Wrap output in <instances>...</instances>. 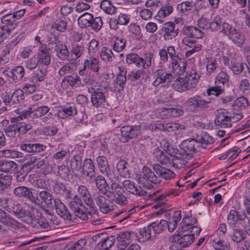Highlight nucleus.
I'll list each match as a JSON object with an SVG mask.
<instances>
[{"label": "nucleus", "instance_id": "38", "mask_svg": "<svg viewBox=\"0 0 250 250\" xmlns=\"http://www.w3.org/2000/svg\"><path fill=\"white\" fill-rule=\"evenodd\" d=\"M100 55L101 59L106 62H111L115 59L112 49L106 46L102 47Z\"/></svg>", "mask_w": 250, "mask_h": 250}, {"label": "nucleus", "instance_id": "13", "mask_svg": "<svg viewBox=\"0 0 250 250\" xmlns=\"http://www.w3.org/2000/svg\"><path fill=\"white\" fill-rule=\"evenodd\" d=\"M200 74L195 70L188 72L183 78L187 91L194 90L199 83Z\"/></svg>", "mask_w": 250, "mask_h": 250}, {"label": "nucleus", "instance_id": "32", "mask_svg": "<svg viewBox=\"0 0 250 250\" xmlns=\"http://www.w3.org/2000/svg\"><path fill=\"white\" fill-rule=\"evenodd\" d=\"M184 33L188 37L195 39H201L205 35L202 30L193 26L187 27L184 30Z\"/></svg>", "mask_w": 250, "mask_h": 250}, {"label": "nucleus", "instance_id": "61", "mask_svg": "<svg viewBox=\"0 0 250 250\" xmlns=\"http://www.w3.org/2000/svg\"><path fill=\"white\" fill-rule=\"evenodd\" d=\"M172 87L179 92L187 91L183 78H179L175 80L172 84Z\"/></svg>", "mask_w": 250, "mask_h": 250}, {"label": "nucleus", "instance_id": "16", "mask_svg": "<svg viewBox=\"0 0 250 250\" xmlns=\"http://www.w3.org/2000/svg\"><path fill=\"white\" fill-rule=\"evenodd\" d=\"M122 187L127 192L139 196H145L147 193L146 190L141 187H137L134 182L129 180H124L122 183Z\"/></svg>", "mask_w": 250, "mask_h": 250}, {"label": "nucleus", "instance_id": "42", "mask_svg": "<svg viewBox=\"0 0 250 250\" xmlns=\"http://www.w3.org/2000/svg\"><path fill=\"white\" fill-rule=\"evenodd\" d=\"M151 230L148 226L146 228H144L139 229L137 233V241L140 242H145L149 240L151 238Z\"/></svg>", "mask_w": 250, "mask_h": 250}, {"label": "nucleus", "instance_id": "56", "mask_svg": "<svg viewBox=\"0 0 250 250\" xmlns=\"http://www.w3.org/2000/svg\"><path fill=\"white\" fill-rule=\"evenodd\" d=\"M163 112L165 113V115L167 117H175L182 115L183 114V111L180 108H165Z\"/></svg>", "mask_w": 250, "mask_h": 250}, {"label": "nucleus", "instance_id": "24", "mask_svg": "<svg viewBox=\"0 0 250 250\" xmlns=\"http://www.w3.org/2000/svg\"><path fill=\"white\" fill-rule=\"evenodd\" d=\"M14 193L18 197L29 198L36 204H40V201L33 196L32 191L29 188L26 187H19L16 188L14 190Z\"/></svg>", "mask_w": 250, "mask_h": 250}, {"label": "nucleus", "instance_id": "49", "mask_svg": "<svg viewBox=\"0 0 250 250\" xmlns=\"http://www.w3.org/2000/svg\"><path fill=\"white\" fill-rule=\"evenodd\" d=\"M247 104V100L244 97H240L231 104V106L234 110H239L245 109Z\"/></svg>", "mask_w": 250, "mask_h": 250}, {"label": "nucleus", "instance_id": "28", "mask_svg": "<svg viewBox=\"0 0 250 250\" xmlns=\"http://www.w3.org/2000/svg\"><path fill=\"white\" fill-rule=\"evenodd\" d=\"M17 164L11 161H0V172L15 173L18 171Z\"/></svg>", "mask_w": 250, "mask_h": 250}, {"label": "nucleus", "instance_id": "10", "mask_svg": "<svg viewBox=\"0 0 250 250\" xmlns=\"http://www.w3.org/2000/svg\"><path fill=\"white\" fill-rule=\"evenodd\" d=\"M232 119L226 110L220 109L216 111L214 122L217 125L228 128L231 126Z\"/></svg>", "mask_w": 250, "mask_h": 250}, {"label": "nucleus", "instance_id": "51", "mask_svg": "<svg viewBox=\"0 0 250 250\" xmlns=\"http://www.w3.org/2000/svg\"><path fill=\"white\" fill-rule=\"evenodd\" d=\"M238 46H242L245 41V38L243 33L237 30L230 39Z\"/></svg>", "mask_w": 250, "mask_h": 250}, {"label": "nucleus", "instance_id": "57", "mask_svg": "<svg viewBox=\"0 0 250 250\" xmlns=\"http://www.w3.org/2000/svg\"><path fill=\"white\" fill-rule=\"evenodd\" d=\"M180 246L184 248L190 245L194 240V235L193 234H182Z\"/></svg>", "mask_w": 250, "mask_h": 250}, {"label": "nucleus", "instance_id": "15", "mask_svg": "<svg viewBox=\"0 0 250 250\" xmlns=\"http://www.w3.org/2000/svg\"><path fill=\"white\" fill-rule=\"evenodd\" d=\"M81 171L89 182H92V180L96 177L95 168L91 159L87 158L84 160Z\"/></svg>", "mask_w": 250, "mask_h": 250}, {"label": "nucleus", "instance_id": "5", "mask_svg": "<svg viewBox=\"0 0 250 250\" xmlns=\"http://www.w3.org/2000/svg\"><path fill=\"white\" fill-rule=\"evenodd\" d=\"M88 91L91 93V101L93 106L99 107L102 106L105 102V92H106L105 87L102 86H94Z\"/></svg>", "mask_w": 250, "mask_h": 250}, {"label": "nucleus", "instance_id": "25", "mask_svg": "<svg viewBox=\"0 0 250 250\" xmlns=\"http://www.w3.org/2000/svg\"><path fill=\"white\" fill-rule=\"evenodd\" d=\"M20 148L28 153H40L45 150L46 146L39 143L24 144L21 145Z\"/></svg>", "mask_w": 250, "mask_h": 250}, {"label": "nucleus", "instance_id": "2", "mask_svg": "<svg viewBox=\"0 0 250 250\" xmlns=\"http://www.w3.org/2000/svg\"><path fill=\"white\" fill-rule=\"evenodd\" d=\"M160 146L163 148V150L158 147L154 151L156 158L163 165L170 163L173 156V149L169 143L165 140L160 143Z\"/></svg>", "mask_w": 250, "mask_h": 250}, {"label": "nucleus", "instance_id": "22", "mask_svg": "<svg viewBox=\"0 0 250 250\" xmlns=\"http://www.w3.org/2000/svg\"><path fill=\"white\" fill-rule=\"evenodd\" d=\"M163 37L165 40H169L177 36L178 30L175 29V24L172 22L165 23L162 27Z\"/></svg>", "mask_w": 250, "mask_h": 250}, {"label": "nucleus", "instance_id": "34", "mask_svg": "<svg viewBox=\"0 0 250 250\" xmlns=\"http://www.w3.org/2000/svg\"><path fill=\"white\" fill-rule=\"evenodd\" d=\"M47 75V71L45 69H38L33 73L30 79L32 83H37L44 82Z\"/></svg>", "mask_w": 250, "mask_h": 250}, {"label": "nucleus", "instance_id": "12", "mask_svg": "<svg viewBox=\"0 0 250 250\" xmlns=\"http://www.w3.org/2000/svg\"><path fill=\"white\" fill-rule=\"evenodd\" d=\"M182 153L192 155L200 150V144L195 140L188 139L183 141L180 145Z\"/></svg>", "mask_w": 250, "mask_h": 250}, {"label": "nucleus", "instance_id": "31", "mask_svg": "<svg viewBox=\"0 0 250 250\" xmlns=\"http://www.w3.org/2000/svg\"><path fill=\"white\" fill-rule=\"evenodd\" d=\"M128 163L125 160H120L116 165V169L120 176L127 178L130 177L131 173L128 169Z\"/></svg>", "mask_w": 250, "mask_h": 250}, {"label": "nucleus", "instance_id": "20", "mask_svg": "<svg viewBox=\"0 0 250 250\" xmlns=\"http://www.w3.org/2000/svg\"><path fill=\"white\" fill-rule=\"evenodd\" d=\"M39 65L48 66L51 63V57L49 50L46 47H40L37 55Z\"/></svg>", "mask_w": 250, "mask_h": 250}, {"label": "nucleus", "instance_id": "64", "mask_svg": "<svg viewBox=\"0 0 250 250\" xmlns=\"http://www.w3.org/2000/svg\"><path fill=\"white\" fill-rule=\"evenodd\" d=\"M239 90L244 95L250 93V83L247 79H242L239 84Z\"/></svg>", "mask_w": 250, "mask_h": 250}, {"label": "nucleus", "instance_id": "60", "mask_svg": "<svg viewBox=\"0 0 250 250\" xmlns=\"http://www.w3.org/2000/svg\"><path fill=\"white\" fill-rule=\"evenodd\" d=\"M222 19L220 17H215L212 21L209 22L208 28L212 31H217L222 26Z\"/></svg>", "mask_w": 250, "mask_h": 250}, {"label": "nucleus", "instance_id": "9", "mask_svg": "<svg viewBox=\"0 0 250 250\" xmlns=\"http://www.w3.org/2000/svg\"><path fill=\"white\" fill-rule=\"evenodd\" d=\"M96 162L100 171L105 174L111 181H116L117 177L113 171L109 167L107 158L104 156H99L96 158Z\"/></svg>", "mask_w": 250, "mask_h": 250}, {"label": "nucleus", "instance_id": "17", "mask_svg": "<svg viewBox=\"0 0 250 250\" xmlns=\"http://www.w3.org/2000/svg\"><path fill=\"white\" fill-rule=\"evenodd\" d=\"M233 50L230 48L226 44H223L217 49L215 54V56L219 57V59H222L225 65H228L229 64V58L233 57Z\"/></svg>", "mask_w": 250, "mask_h": 250}, {"label": "nucleus", "instance_id": "8", "mask_svg": "<svg viewBox=\"0 0 250 250\" xmlns=\"http://www.w3.org/2000/svg\"><path fill=\"white\" fill-rule=\"evenodd\" d=\"M172 75L170 72H167L164 68L156 69L153 73V78L154 81L152 85L157 87L165 83H169L172 79Z\"/></svg>", "mask_w": 250, "mask_h": 250}, {"label": "nucleus", "instance_id": "14", "mask_svg": "<svg viewBox=\"0 0 250 250\" xmlns=\"http://www.w3.org/2000/svg\"><path fill=\"white\" fill-rule=\"evenodd\" d=\"M93 196L101 212L104 213H108L113 210V203L110 200L99 193H95Z\"/></svg>", "mask_w": 250, "mask_h": 250}, {"label": "nucleus", "instance_id": "33", "mask_svg": "<svg viewBox=\"0 0 250 250\" xmlns=\"http://www.w3.org/2000/svg\"><path fill=\"white\" fill-rule=\"evenodd\" d=\"M246 218L245 213L241 214L234 209L229 211L228 215V222L229 224L234 225L239 221H243Z\"/></svg>", "mask_w": 250, "mask_h": 250}, {"label": "nucleus", "instance_id": "26", "mask_svg": "<svg viewBox=\"0 0 250 250\" xmlns=\"http://www.w3.org/2000/svg\"><path fill=\"white\" fill-rule=\"evenodd\" d=\"M77 191L84 203L89 207L93 208L94 203L87 188L84 185H80L78 187Z\"/></svg>", "mask_w": 250, "mask_h": 250}, {"label": "nucleus", "instance_id": "59", "mask_svg": "<svg viewBox=\"0 0 250 250\" xmlns=\"http://www.w3.org/2000/svg\"><path fill=\"white\" fill-rule=\"evenodd\" d=\"M237 29L233 28L231 25L226 22H223L222 24V29L220 32L227 35L229 39L231 37Z\"/></svg>", "mask_w": 250, "mask_h": 250}, {"label": "nucleus", "instance_id": "52", "mask_svg": "<svg viewBox=\"0 0 250 250\" xmlns=\"http://www.w3.org/2000/svg\"><path fill=\"white\" fill-rule=\"evenodd\" d=\"M49 110L50 107L47 105L42 106L33 110V114H32L33 120L37 119L44 116L49 112Z\"/></svg>", "mask_w": 250, "mask_h": 250}, {"label": "nucleus", "instance_id": "7", "mask_svg": "<svg viewBox=\"0 0 250 250\" xmlns=\"http://www.w3.org/2000/svg\"><path fill=\"white\" fill-rule=\"evenodd\" d=\"M209 103L199 95H195L188 99L185 103V106L189 111L196 112L205 109Z\"/></svg>", "mask_w": 250, "mask_h": 250}, {"label": "nucleus", "instance_id": "36", "mask_svg": "<svg viewBox=\"0 0 250 250\" xmlns=\"http://www.w3.org/2000/svg\"><path fill=\"white\" fill-rule=\"evenodd\" d=\"M229 77L227 72L221 71L218 73L215 78V84L219 85L225 88L229 86Z\"/></svg>", "mask_w": 250, "mask_h": 250}, {"label": "nucleus", "instance_id": "35", "mask_svg": "<svg viewBox=\"0 0 250 250\" xmlns=\"http://www.w3.org/2000/svg\"><path fill=\"white\" fill-rule=\"evenodd\" d=\"M137 233L133 231H126L120 233L117 240L121 243H125L128 244L130 241H137Z\"/></svg>", "mask_w": 250, "mask_h": 250}, {"label": "nucleus", "instance_id": "29", "mask_svg": "<svg viewBox=\"0 0 250 250\" xmlns=\"http://www.w3.org/2000/svg\"><path fill=\"white\" fill-rule=\"evenodd\" d=\"M153 168L157 174L166 180L170 179L175 176V174L172 170L164 168L159 165H153Z\"/></svg>", "mask_w": 250, "mask_h": 250}, {"label": "nucleus", "instance_id": "23", "mask_svg": "<svg viewBox=\"0 0 250 250\" xmlns=\"http://www.w3.org/2000/svg\"><path fill=\"white\" fill-rule=\"evenodd\" d=\"M66 193L68 195L65 196L66 200L73 211L83 208L82 201L78 195H75L72 197L70 191H67Z\"/></svg>", "mask_w": 250, "mask_h": 250}, {"label": "nucleus", "instance_id": "53", "mask_svg": "<svg viewBox=\"0 0 250 250\" xmlns=\"http://www.w3.org/2000/svg\"><path fill=\"white\" fill-rule=\"evenodd\" d=\"M115 239L113 237H107L101 240L99 243L98 246L101 250H109L114 243Z\"/></svg>", "mask_w": 250, "mask_h": 250}, {"label": "nucleus", "instance_id": "1", "mask_svg": "<svg viewBox=\"0 0 250 250\" xmlns=\"http://www.w3.org/2000/svg\"><path fill=\"white\" fill-rule=\"evenodd\" d=\"M39 196L42 201L45 203L49 207H53L55 205L58 214L64 219L70 220L71 214L67 208L59 199H54L52 195L46 190L41 191Z\"/></svg>", "mask_w": 250, "mask_h": 250}, {"label": "nucleus", "instance_id": "48", "mask_svg": "<svg viewBox=\"0 0 250 250\" xmlns=\"http://www.w3.org/2000/svg\"><path fill=\"white\" fill-rule=\"evenodd\" d=\"M167 221L161 220L159 223L153 222L148 226L151 230H152L155 233H160L167 228Z\"/></svg>", "mask_w": 250, "mask_h": 250}, {"label": "nucleus", "instance_id": "50", "mask_svg": "<svg viewBox=\"0 0 250 250\" xmlns=\"http://www.w3.org/2000/svg\"><path fill=\"white\" fill-rule=\"evenodd\" d=\"M0 155L8 158H21L22 153L13 149H5L0 151Z\"/></svg>", "mask_w": 250, "mask_h": 250}, {"label": "nucleus", "instance_id": "55", "mask_svg": "<svg viewBox=\"0 0 250 250\" xmlns=\"http://www.w3.org/2000/svg\"><path fill=\"white\" fill-rule=\"evenodd\" d=\"M100 6L101 9L108 14L112 15L116 12L115 7L112 5L110 1L103 0L101 3Z\"/></svg>", "mask_w": 250, "mask_h": 250}, {"label": "nucleus", "instance_id": "54", "mask_svg": "<svg viewBox=\"0 0 250 250\" xmlns=\"http://www.w3.org/2000/svg\"><path fill=\"white\" fill-rule=\"evenodd\" d=\"M125 40L123 38H116L113 41L112 48L117 52H121L125 47Z\"/></svg>", "mask_w": 250, "mask_h": 250}, {"label": "nucleus", "instance_id": "18", "mask_svg": "<svg viewBox=\"0 0 250 250\" xmlns=\"http://www.w3.org/2000/svg\"><path fill=\"white\" fill-rule=\"evenodd\" d=\"M3 74L12 78L13 81L17 83L21 81L25 74L24 68L21 66H16L11 70L7 69L3 71Z\"/></svg>", "mask_w": 250, "mask_h": 250}, {"label": "nucleus", "instance_id": "47", "mask_svg": "<svg viewBox=\"0 0 250 250\" xmlns=\"http://www.w3.org/2000/svg\"><path fill=\"white\" fill-rule=\"evenodd\" d=\"M94 181H95L96 187L102 193L106 194L107 192L106 187H107V184L104 177L100 175L97 176L96 178H94V179L92 180V182Z\"/></svg>", "mask_w": 250, "mask_h": 250}, {"label": "nucleus", "instance_id": "37", "mask_svg": "<svg viewBox=\"0 0 250 250\" xmlns=\"http://www.w3.org/2000/svg\"><path fill=\"white\" fill-rule=\"evenodd\" d=\"M173 11V7L169 4L163 6L155 16L156 19L160 22L164 21V19L169 15Z\"/></svg>", "mask_w": 250, "mask_h": 250}, {"label": "nucleus", "instance_id": "6", "mask_svg": "<svg viewBox=\"0 0 250 250\" xmlns=\"http://www.w3.org/2000/svg\"><path fill=\"white\" fill-rule=\"evenodd\" d=\"M192 159V155L183 154L181 152L180 153L173 155L170 164L176 168L189 167L193 165V163L191 161Z\"/></svg>", "mask_w": 250, "mask_h": 250}, {"label": "nucleus", "instance_id": "46", "mask_svg": "<svg viewBox=\"0 0 250 250\" xmlns=\"http://www.w3.org/2000/svg\"><path fill=\"white\" fill-rule=\"evenodd\" d=\"M77 110L75 106H69L60 110L58 113L59 117L62 119L67 117V116H73L76 114Z\"/></svg>", "mask_w": 250, "mask_h": 250}, {"label": "nucleus", "instance_id": "4", "mask_svg": "<svg viewBox=\"0 0 250 250\" xmlns=\"http://www.w3.org/2000/svg\"><path fill=\"white\" fill-rule=\"evenodd\" d=\"M112 182L110 190L106 192V196L117 204L126 205L128 200L122 192V187L116 181Z\"/></svg>", "mask_w": 250, "mask_h": 250}, {"label": "nucleus", "instance_id": "39", "mask_svg": "<svg viewBox=\"0 0 250 250\" xmlns=\"http://www.w3.org/2000/svg\"><path fill=\"white\" fill-rule=\"evenodd\" d=\"M93 18V16L91 14L85 12L79 17L78 25L81 28L89 27L91 24Z\"/></svg>", "mask_w": 250, "mask_h": 250}, {"label": "nucleus", "instance_id": "43", "mask_svg": "<svg viewBox=\"0 0 250 250\" xmlns=\"http://www.w3.org/2000/svg\"><path fill=\"white\" fill-rule=\"evenodd\" d=\"M162 129L169 132L175 131V133H179L180 131L185 129V126L176 123H167L162 124Z\"/></svg>", "mask_w": 250, "mask_h": 250}, {"label": "nucleus", "instance_id": "58", "mask_svg": "<svg viewBox=\"0 0 250 250\" xmlns=\"http://www.w3.org/2000/svg\"><path fill=\"white\" fill-rule=\"evenodd\" d=\"M246 236V234L242 230L236 229L233 230L232 234L231 235V238L233 241L239 243L243 241Z\"/></svg>", "mask_w": 250, "mask_h": 250}, {"label": "nucleus", "instance_id": "63", "mask_svg": "<svg viewBox=\"0 0 250 250\" xmlns=\"http://www.w3.org/2000/svg\"><path fill=\"white\" fill-rule=\"evenodd\" d=\"M6 134L9 137H14L20 135L17 123L8 126L5 130Z\"/></svg>", "mask_w": 250, "mask_h": 250}, {"label": "nucleus", "instance_id": "62", "mask_svg": "<svg viewBox=\"0 0 250 250\" xmlns=\"http://www.w3.org/2000/svg\"><path fill=\"white\" fill-rule=\"evenodd\" d=\"M212 245L216 250H227L229 249L228 244L220 239H214Z\"/></svg>", "mask_w": 250, "mask_h": 250}, {"label": "nucleus", "instance_id": "11", "mask_svg": "<svg viewBox=\"0 0 250 250\" xmlns=\"http://www.w3.org/2000/svg\"><path fill=\"white\" fill-rule=\"evenodd\" d=\"M137 180L139 183H141L144 185L147 181L154 184H158L161 182L160 178L157 177L153 171L146 166H145L143 168V174L137 176Z\"/></svg>", "mask_w": 250, "mask_h": 250}, {"label": "nucleus", "instance_id": "19", "mask_svg": "<svg viewBox=\"0 0 250 250\" xmlns=\"http://www.w3.org/2000/svg\"><path fill=\"white\" fill-rule=\"evenodd\" d=\"M142 128L141 125L124 126L121 129V134L125 138L130 139L139 135Z\"/></svg>", "mask_w": 250, "mask_h": 250}, {"label": "nucleus", "instance_id": "21", "mask_svg": "<svg viewBox=\"0 0 250 250\" xmlns=\"http://www.w3.org/2000/svg\"><path fill=\"white\" fill-rule=\"evenodd\" d=\"M15 212L20 218L27 217V220H24L23 221L27 222H30L32 220L36 219V217L38 216L39 213L38 210L33 207H29L27 210L21 209L19 210L15 211Z\"/></svg>", "mask_w": 250, "mask_h": 250}, {"label": "nucleus", "instance_id": "27", "mask_svg": "<svg viewBox=\"0 0 250 250\" xmlns=\"http://www.w3.org/2000/svg\"><path fill=\"white\" fill-rule=\"evenodd\" d=\"M186 62L179 58L177 60L171 61L170 66L172 71L176 75H182L186 69Z\"/></svg>", "mask_w": 250, "mask_h": 250}, {"label": "nucleus", "instance_id": "44", "mask_svg": "<svg viewBox=\"0 0 250 250\" xmlns=\"http://www.w3.org/2000/svg\"><path fill=\"white\" fill-rule=\"evenodd\" d=\"M0 222L8 227H14L17 224L15 220L1 209H0Z\"/></svg>", "mask_w": 250, "mask_h": 250}, {"label": "nucleus", "instance_id": "40", "mask_svg": "<svg viewBox=\"0 0 250 250\" xmlns=\"http://www.w3.org/2000/svg\"><path fill=\"white\" fill-rule=\"evenodd\" d=\"M99 62L98 58L94 57V56H90L88 59L84 61V69L88 68L94 72H97L100 68Z\"/></svg>", "mask_w": 250, "mask_h": 250}, {"label": "nucleus", "instance_id": "3", "mask_svg": "<svg viewBox=\"0 0 250 250\" xmlns=\"http://www.w3.org/2000/svg\"><path fill=\"white\" fill-rule=\"evenodd\" d=\"M153 55L151 53L146 54L144 58L140 57L135 53H130L126 57V62L129 64H134L136 67L144 69L148 68L151 65L153 60Z\"/></svg>", "mask_w": 250, "mask_h": 250}, {"label": "nucleus", "instance_id": "30", "mask_svg": "<svg viewBox=\"0 0 250 250\" xmlns=\"http://www.w3.org/2000/svg\"><path fill=\"white\" fill-rule=\"evenodd\" d=\"M55 50L57 57L62 60H66L69 56V51L66 45L60 42H55Z\"/></svg>", "mask_w": 250, "mask_h": 250}, {"label": "nucleus", "instance_id": "45", "mask_svg": "<svg viewBox=\"0 0 250 250\" xmlns=\"http://www.w3.org/2000/svg\"><path fill=\"white\" fill-rule=\"evenodd\" d=\"M12 13L7 14L1 18V22L14 29L17 26V22H15L16 21Z\"/></svg>", "mask_w": 250, "mask_h": 250}, {"label": "nucleus", "instance_id": "41", "mask_svg": "<svg viewBox=\"0 0 250 250\" xmlns=\"http://www.w3.org/2000/svg\"><path fill=\"white\" fill-rule=\"evenodd\" d=\"M197 219L195 218H192L189 216H185L181 223V230L183 232L188 231L190 228L194 226L197 223Z\"/></svg>", "mask_w": 250, "mask_h": 250}]
</instances>
